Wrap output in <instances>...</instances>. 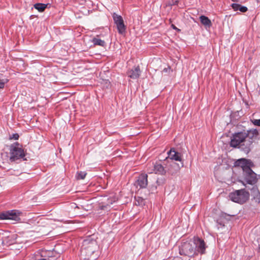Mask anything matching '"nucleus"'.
I'll return each mask as SVG.
<instances>
[{
  "label": "nucleus",
  "instance_id": "obj_1",
  "mask_svg": "<svg viewBox=\"0 0 260 260\" xmlns=\"http://www.w3.org/2000/svg\"><path fill=\"white\" fill-rule=\"evenodd\" d=\"M246 135L244 131L235 133L231 138L230 146L232 147H238L246 154L251 150V142L246 140Z\"/></svg>",
  "mask_w": 260,
  "mask_h": 260
},
{
  "label": "nucleus",
  "instance_id": "obj_2",
  "mask_svg": "<svg viewBox=\"0 0 260 260\" xmlns=\"http://www.w3.org/2000/svg\"><path fill=\"white\" fill-rule=\"evenodd\" d=\"M238 165L240 166L243 170V176L244 180L247 184L253 185L257 182L256 174L255 173L252 168L254 165L250 159L241 158L238 160Z\"/></svg>",
  "mask_w": 260,
  "mask_h": 260
},
{
  "label": "nucleus",
  "instance_id": "obj_3",
  "mask_svg": "<svg viewBox=\"0 0 260 260\" xmlns=\"http://www.w3.org/2000/svg\"><path fill=\"white\" fill-rule=\"evenodd\" d=\"M194 246L192 239L183 240L179 246V254L190 257L194 256Z\"/></svg>",
  "mask_w": 260,
  "mask_h": 260
},
{
  "label": "nucleus",
  "instance_id": "obj_4",
  "mask_svg": "<svg viewBox=\"0 0 260 260\" xmlns=\"http://www.w3.org/2000/svg\"><path fill=\"white\" fill-rule=\"evenodd\" d=\"M229 198L233 202L242 204L249 199V193L245 189L236 190L230 193Z\"/></svg>",
  "mask_w": 260,
  "mask_h": 260
},
{
  "label": "nucleus",
  "instance_id": "obj_5",
  "mask_svg": "<svg viewBox=\"0 0 260 260\" xmlns=\"http://www.w3.org/2000/svg\"><path fill=\"white\" fill-rule=\"evenodd\" d=\"M25 156L22 146L18 142L12 144L10 147V159L16 160L24 157Z\"/></svg>",
  "mask_w": 260,
  "mask_h": 260
},
{
  "label": "nucleus",
  "instance_id": "obj_6",
  "mask_svg": "<svg viewBox=\"0 0 260 260\" xmlns=\"http://www.w3.org/2000/svg\"><path fill=\"white\" fill-rule=\"evenodd\" d=\"M192 241L193 243V245H194L193 247L195 251V256L198 255L199 254L203 255L206 253V249L207 246L204 240L198 237H194L192 239Z\"/></svg>",
  "mask_w": 260,
  "mask_h": 260
},
{
  "label": "nucleus",
  "instance_id": "obj_7",
  "mask_svg": "<svg viewBox=\"0 0 260 260\" xmlns=\"http://www.w3.org/2000/svg\"><path fill=\"white\" fill-rule=\"evenodd\" d=\"M147 171L148 173H155L160 175H164L165 170L164 167L159 163H150L147 165Z\"/></svg>",
  "mask_w": 260,
  "mask_h": 260
},
{
  "label": "nucleus",
  "instance_id": "obj_8",
  "mask_svg": "<svg viewBox=\"0 0 260 260\" xmlns=\"http://www.w3.org/2000/svg\"><path fill=\"white\" fill-rule=\"evenodd\" d=\"M113 18L114 23L116 25L118 33L120 34H123L124 33L126 29V26L124 24L122 17L120 15H118L115 13H114L113 14Z\"/></svg>",
  "mask_w": 260,
  "mask_h": 260
},
{
  "label": "nucleus",
  "instance_id": "obj_9",
  "mask_svg": "<svg viewBox=\"0 0 260 260\" xmlns=\"http://www.w3.org/2000/svg\"><path fill=\"white\" fill-rule=\"evenodd\" d=\"M148 185V175L145 173L140 174L137 178L135 185L137 188H145Z\"/></svg>",
  "mask_w": 260,
  "mask_h": 260
},
{
  "label": "nucleus",
  "instance_id": "obj_10",
  "mask_svg": "<svg viewBox=\"0 0 260 260\" xmlns=\"http://www.w3.org/2000/svg\"><path fill=\"white\" fill-rule=\"evenodd\" d=\"M19 215V213L16 210L7 211L5 212L0 213L1 219H12L16 220Z\"/></svg>",
  "mask_w": 260,
  "mask_h": 260
},
{
  "label": "nucleus",
  "instance_id": "obj_11",
  "mask_svg": "<svg viewBox=\"0 0 260 260\" xmlns=\"http://www.w3.org/2000/svg\"><path fill=\"white\" fill-rule=\"evenodd\" d=\"M96 247V241L94 240H85L83 242V248L88 251L89 253L92 254L94 252Z\"/></svg>",
  "mask_w": 260,
  "mask_h": 260
},
{
  "label": "nucleus",
  "instance_id": "obj_12",
  "mask_svg": "<svg viewBox=\"0 0 260 260\" xmlns=\"http://www.w3.org/2000/svg\"><path fill=\"white\" fill-rule=\"evenodd\" d=\"M141 73L140 68L139 66L135 67L134 68L129 70L126 72L128 77L132 79H137L139 78Z\"/></svg>",
  "mask_w": 260,
  "mask_h": 260
},
{
  "label": "nucleus",
  "instance_id": "obj_13",
  "mask_svg": "<svg viewBox=\"0 0 260 260\" xmlns=\"http://www.w3.org/2000/svg\"><path fill=\"white\" fill-rule=\"evenodd\" d=\"M246 133V140H250L251 142V148H252V144L254 140L256 139L258 135V132L256 129H251L248 131H244Z\"/></svg>",
  "mask_w": 260,
  "mask_h": 260
},
{
  "label": "nucleus",
  "instance_id": "obj_14",
  "mask_svg": "<svg viewBox=\"0 0 260 260\" xmlns=\"http://www.w3.org/2000/svg\"><path fill=\"white\" fill-rule=\"evenodd\" d=\"M168 154H169V157L171 159H174L176 161H181V160L180 154L179 152H176L174 148L171 149L168 152Z\"/></svg>",
  "mask_w": 260,
  "mask_h": 260
},
{
  "label": "nucleus",
  "instance_id": "obj_15",
  "mask_svg": "<svg viewBox=\"0 0 260 260\" xmlns=\"http://www.w3.org/2000/svg\"><path fill=\"white\" fill-rule=\"evenodd\" d=\"M199 18L201 23L204 25L206 28H210L212 26L211 21L207 16L201 15Z\"/></svg>",
  "mask_w": 260,
  "mask_h": 260
},
{
  "label": "nucleus",
  "instance_id": "obj_16",
  "mask_svg": "<svg viewBox=\"0 0 260 260\" xmlns=\"http://www.w3.org/2000/svg\"><path fill=\"white\" fill-rule=\"evenodd\" d=\"M179 166L175 162L172 163L170 165V169H169V173L172 175L177 173L179 170Z\"/></svg>",
  "mask_w": 260,
  "mask_h": 260
},
{
  "label": "nucleus",
  "instance_id": "obj_17",
  "mask_svg": "<svg viewBox=\"0 0 260 260\" xmlns=\"http://www.w3.org/2000/svg\"><path fill=\"white\" fill-rule=\"evenodd\" d=\"M92 42L94 45H98L102 47H104L105 45V42L104 40L96 38H94L92 40Z\"/></svg>",
  "mask_w": 260,
  "mask_h": 260
},
{
  "label": "nucleus",
  "instance_id": "obj_18",
  "mask_svg": "<svg viewBox=\"0 0 260 260\" xmlns=\"http://www.w3.org/2000/svg\"><path fill=\"white\" fill-rule=\"evenodd\" d=\"M47 4L42 3H37L34 5V7L36 9L38 10L39 12H42L46 8Z\"/></svg>",
  "mask_w": 260,
  "mask_h": 260
},
{
  "label": "nucleus",
  "instance_id": "obj_19",
  "mask_svg": "<svg viewBox=\"0 0 260 260\" xmlns=\"http://www.w3.org/2000/svg\"><path fill=\"white\" fill-rule=\"evenodd\" d=\"M86 174V173H85V172H78L77 178L78 179H83L85 178Z\"/></svg>",
  "mask_w": 260,
  "mask_h": 260
},
{
  "label": "nucleus",
  "instance_id": "obj_20",
  "mask_svg": "<svg viewBox=\"0 0 260 260\" xmlns=\"http://www.w3.org/2000/svg\"><path fill=\"white\" fill-rule=\"evenodd\" d=\"M240 6V5L238 4L234 3L232 4V7L234 10V11L239 10Z\"/></svg>",
  "mask_w": 260,
  "mask_h": 260
},
{
  "label": "nucleus",
  "instance_id": "obj_21",
  "mask_svg": "<svg viewBox=\"0 0 260 260\" xmlns=\"http://www.w3.org/2000/svg\"><path fill=\"white\" fill-rule=\"evenodd\" d=\"M7 81V80L0 79V88H3Z\"/></svg>",
  "mask_w": 260,
  "mask_h": 260
},
{
  "label": "nucleus",
  "instance_id": "obj_22",
  "mask_svg": "<svg viewBox=\"0 0 260 260\" xmlns=\"http://www.w3.org/2000/svg\"><path fill=\"white\" fill-rule=\"evenodd\" d=\"M251 122L255 125L260 126V119L251 120Z\"/></svg>",
  "mask_w": 260,
  "mask_h": 260
},
{
  "label": "nucleus",
  "instance_id": "obj_23",
  "mask_svg": "<svg viewBox=\"0 0 260 260\" xmlns=\"http://www.w3.org/2000/svg\"><path fill=\"white\" fill-rule=\"evenodd\" d=\"M218 228H222L224 226V224L220 219L217 220Z\"/></svg>",
  "mask_w": 260,
  "mask_h": 260
},
{
  "label": "nucleus",
  "instance_id": "obj_24",
  "mask_svg": "<svg viewBox=\"0 0 260 260\" xmlns=\"http://www.w3.org/2000/svg\"><path fill=\"white\" fill-rule=\"evenodd\" d=\"M248 9L246 7L241 6L240 5L239 10L242 12H245L247 11Z\"/></svg>",
  "mask_w": 260,
  "mask_h": 260
},
{
  "label": "nucleus",
  "instance_id": "obj_25",
  "mask_svg": "<svg viewBox=\"0 0 260 260\" xmlns=\"http://www.w3.org/2000/svg\"><path fill=\"white\" fill-rule=\"evenodd\" d=\"M171 27H172L173 29L176 30H177V31H178V32L180 31V29H179V28H177V27H176L174 24H172L171 25Z\"/></svg>",
  "mask_w": 260,
  "mask_h": 260
},
{
  "label": "nucleus",
  "instance_id": "obj_26",
  "mask_svg": "<svg viewBox=\"0 0 260 260\" xmlns=\"http://www.w3.org/2000/svg\"><path fill=\"white\" fill-rule=\"evenodd\" d=\"M12 138L14 139V140H18L19 138V135L18 134H14L13 135V137Z\"/></svg>",
  "mask_w": 260,
  "mask_h": 260
},
{
  "label": "nucleus",
  "instance_id": "obj_27",
  "mask_svg": "<svg viewBox=\"0 0 260 260\" xmlns=\"http://www.w3.org/2000/svg\"><path fill=\"white\" fill-rule=\"evenodd\" d=\"M233 2H238L239 0H232Z\"/></svg>",
  "mask_w": 260,
  "mask_h": 260
},
{
  "label": "nucleus",
  "instance_id": "obj_28",
  "mask_svg": "<svg viewBox=\"0 0 260 260\" xmlns=\"http://www.w3.org/2000/svg\"><path fill=\"white\" fill-rule=\"evenodd\" d=\"M164 71H165V72H167V70L166 69H164Z\"/></svg>",
  "mask_w": 260,
  "mask_h": 260
},
{
  "label": "nucleus",
  "instance_id": "obj_29",
  "mask_svg": "<svg viewBox=\"0 0 260 260\" xmlns=\"http://www.w3.org/2000/svg\"><path fill=\"white\" fill-rule=\"evenodd\" d=\"M258 93H259V94H260V87H259V88Z\"/></svg>",
  "mask_w": 260,
  "mask_h": 260
},
{
  "label": "nucleus",
  "instance_id": "obj_30",
  "mask_svg": "<svg viewBox=\"0 0 260 260\" xmlns=\"http://www.w3.org/2000/svg\"><path fill=\"white\" fill-rule=\"evenodd\" d=\"M258 250H259V251L260 252V245H259V248H258Z\"/></svg>",
  "mask_w": 260,
  "mask_h": 260
}]
</instances>
